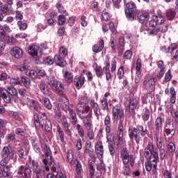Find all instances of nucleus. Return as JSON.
I'll return each instance as SVG.
<instances>
[{"label": "nucleus", "mask_w": 178, "mask_h": 178, "mask_svg": "<svg viewBox=\"0 0 178 178\" xmlns=\"http://www.w3.org/2000/svg\"><path fill=\"white\" fill-rule=\"evenodd\" d=\"M175 133H176V129L175 128L173 122L170 121L167 122L164 133V137L165 140H172L173 136H175Z\"/></svg>", "instance_id": "8"}, {"label": "nucleus", "mask_w": 178, "mask_h": 178, "mask_svg": "<svg viewBox=\"0 0 178 178\" xmlns=\"http://www.w3.org/2000/svg\"><path fill=\"white\" fill-rule=\"evenodd\" d=\"M156 82V78H152L149 80H145L143 82V88L145 90H155V83Z\"/></svg>", "instance_id": "19"}, {"label": "nucleus", "mask_w": 178, "mask_h": 178, "mask_svg": "<svg viewBox=\"0 0 178 178\" xmlns=\"http://www.w3.org/2000/svg\"><path fill=\"white\" fill-rule=\"evenodd\" d=\"M76 130L78 131V134L79 136V137H81V138H83V137H84V129H83V127L81 125H80V124H76Z\"/></svg>", "instance_id": "45"}, {"label": "nucleus", "mask_w": 178, "mask_h": 178, "mask_svg": "<svg viewBox=\"0 0 178 178\" xmlns=\"http://www.w3.org/2000/svg\"><path fill=\"white\" fill-rule=\"evenodd\" d=\"M163 23H165V19L162 15H153L152 20L149 22V27H156L158 24H163Z\"/></svg>", "instance_id": "12"}, {"label": "nucleus", "mask_w": 178, "mask_h": 178, "mask_svg": "<svg viewBox=\"0 0 178 178\" xmlns=\"http://www.w3.org/2000/svg\"><path fill=\"white\" fill-rule=\"evenodd\" d=\"M105 45V43L104 42V40H102L99 42V44H94L92 47V51L95 53V54H99V52H101L102 51V49H104V47Z\"/></svg>", "instance_id": "26"}, {"label": "nucleus", "mask_w": 178, "mask_h": 178, "mask_svg": "<svg viewBox=\"0 0 178 178\" xmlns=\"http://www.w3.org/2000/svg\"><path fill=\"white\" fill-rule=\"evenodd\" d=\"M12 54L16 59H20L23 56V50L19 47H15L12 49Z\"/></svg>", "instance_id": "27"}, {"label": "nucleus", "mask_w": 178, "mask_h": 178, "mask_svg": "<svg viewBox=\"0 0 178 178\" xmlns=\"http://www.w3.org/2000/svg\"><path fill=\"white\" fill-rule=\"evenodd\" d=\"M64 79L66 83H73V73L65 71L64 74Z\"/></svg>", "instance_id": "34"}, {"label": "nucleus", "mask_w": 178, "mask_h": 178, "mask_svg": "<svg viewBox=\"0 0 178 178\" xmlns=\"http://www.w3.org/2000/svg\"><path fill=\"white\" fill-rule=\"evenodd\" d=\"M117 76L119 79V80H122L124 77V67L123 65H121L118 72H117Z\"/></svg>", "instance_id": "40"}, {"label": "nucleus", "mask_w": 178, "mask_h": 178, "mask_svg": "<svg viewBox=\"0 0 178 178\" xmlns=\"http://www.w3.org/2000/svg\"><path fill=\"white\" fill-rule=\"evenodd\" d=\"M75 165V170L76 172V178H81V172H83V168L81 167V164L79 162V160H74Z\"/></svg>", "instance_id": "30"}, {"label": "nucleus", "mask_w": 178, "mask_h": 178, "mask_svg": "<svg viewBox=\"0 0 178 178\" xmlns=\"http://www.w3.org/2000/svg\"><path fill=\"white\" fill-rule=\"evenodd\" d=\"M58 106H61L64 111H69V109H71L69 106V100H67V98L63 97L60 99V102L58 104Z\"/></svg>", "instance_id": "22"}, {"label": "nucleus", "mask_w": 178, "mask_h": 178, "mask_svg": "<svg viewBox=\"0 0 178 178\" xmlns=\"http://www.w3.org/2000/svg\"><path fill=\"white\" fill-rule=\"evenodd\" d=\"M9 12V6L8 4H5L1 9H0V15H3V16H6L8 13Z\"/></svg>", "instance_id": "46"}, {"label": "nucleus", "mask_w": 178, "mask_h": 178, "mask_svg": "<svg viewBox=\"0 0 178 178\" xmlns=\"http://www.w3.org/2000/svg\"><path fill=\"white\" fill-rule=\"evenodd\" d=\"M17 70H19V72H27V70H29V67L24 64L17 65Z\"/></svg>", "instance_id": "63"}, {"label": "nucleus", "mask_w": 178, "mask_h": 178, "mask_svg": "<svg viewBox=\"0 0 178 178\" xmlns=\"http://www.w3.org/2000/svg\"><path fill=\"white\" fill-rule=\"evenodd\" d=\"M26 74L31 79H37V77H38V72L34 70H27L26 72Z\"/></svg>", "instance_id": "35"}, {"label": "nucleus", "mask_w": 178, "mask_h": 178, "mask_svg": "<svg viewBox=\"0 0 178 178\" xmlns=\"http://www.w3.org/2000/svg\"><path fill=\"white\" fill-rule=\"evenodd\" d=\"M40 51V47L37 45L29 46L28 52L29 55H31L33 58L38 56V51Z\"/></svg>", "instance_id": "24"}, {"label": "nucleus", "mask_w": 178, "mask_h": 178, "mask_svg": "<svg viewBox=\"0 0 178 178\" xmlns=\"http://www.w3.org/2000/svg\"><path fill=\"white\" fill-rule=\"evenodd\" d=\"M1 94L4 102L6 104H9L10 102V95H17V90H0Z\"/></svg>", "instance_id": "10"}, {"label": "nucleus", "mask_w": 178, "mask_h": 178, "mask_svg": "<svg viewBox=\"0 0 178 178\" xmlns=\"http://www.w3.org/2000/svg\"><path fill=\"white\" fill-rule=\"evenodd\" d=\"M118 136L120 140L123 138V124L122 122H120L118 124Z\"/></svg>", "instance_id": "44"}, {"label": "nucleus", "mask_w": 178, "mask_h": 178, "mask_svg": "<svg viewBox=\"0 0 178 178\" xmlns=\"http://www.w3.org/2000/svg\"><path fill=\"white\" fill-rule=\"evenodd\" d=\"M138 19L139 23H145L149 20V14L148 13H141L138 14Z\"/></svg>", "instance_id": "29"}, {"label": "nucleus", "mask_w": 178, "mask_h": 178, "mask_svg": "<svg viewBox=\"0 0 178 178\" xmlns=\"http://www.w3.org/2000/svg\"><path fill=\"white\" fill-rule=\"evenodd\" d=\"M124 9L125 15L129 20H134L136 14L137 13V6L134 1H129L125 4Z\"/></svg>", "instance_id": "6"}, {"label": "nucleus", "mask_w": 178, "mask_h": 178, "mask_svg": "<svg viewBox=\"0 0 178 178\" xmlns=\"http://www.w3.org/2000/svg\"><path fill=\"white\" fill-rule=\"evenodd\" d=\"M172 77H173V75H172V70H168V72L165 73L164 80L166 82L170 81Z\"/></svg>", "instance_id": "57"}, {"label": "nucleus", "mask_w": 178, "mask_h": 178, "mask_svg": "<svg viewBox=\"0 0 178 178\" xmlns=\"http://www.w3.org/2000/svg\"><path fill=\"white\" fill-rule=\"evenodd\" d=\"M170 113L172 118L175 119V122L178 123V108H172Z\"/></svg>", "instance_id": "49"}, {"label": "nucleus", "mask_w": 178, "mask_h": 178, "mask_svg": "<svg viewBox=\"0 0 178 178\" xmlns=\"http://www.w3.org/2000/svg\"><path fill=\"white\" fill-rule=\"evenodd\" d=\"M136 129L138 130V134H140V136H141L142 137H144V136H147V127H145V128H144V127H143V126H141V125H138V126L137 127Z\"/></svg>", "instance_id": "36"}, {"label": "nucleus", "mask_w": 178, "mask_h": 178, "mask_svg": "<svg viewBox=\"0 0 178 178\" xmlns=\"http://www.w3.org/2000/svg\"><path fill=\"white\" fill-rule=\"evenodd\" d=\"M68 111L70 118V119H72V126H74L77 122V115H76V113H74V111L72 108L69 109Z\"/></svg>", "instance_id": "32"}, {"label": "nucleus", "mask_w": 178, "mask_h": 178, "mask_svg": "<svg viewBox=\"0 0 178 178\" xmlns=\"http://www.w3.org/2000/svg\"><path fill=\"white\" fill-rule=\"evenodd\" d=\"M176 17V12L173 10H168L166 12V17L168 20H173Z\"/></svg>", "instance_id": "38"}, {"label": "nucleus", "mask_w": 178, "mask_h": 178, "mask_svg": "<svg viewBox=\"0 0 178 178\" xmlns=\"http://www.w3.org/2000/svg\"><path fill=\"white\" fill-rule=\"evenodd\" d=\"M92 117H88V115H86L84 118L82 119L83 126H85L86 130L88 129H92V120H91Z\"/></svg>", "instance_id": "28"}, {"label": "nucleus", "mask_w": 178, "mask_h": 178, "mask_svg": "<svg viewBox=\"0 0 178 178\" xmlns=\"http://www.w3.org/2000/svg\"><path fill=\"white\" fill-rule=\"evenodd\" d=\"M133 56V52L130 50H127L124 54V59H131V57Z\"/></svg>", "instance_id": "62"}, {"label": "nucleus", "mask_w": 178, "mask_h": 178, "mask_svg": "<svg viewBox=\"0 0 178 178\" xmlns=\"http://www.w3.org/2000/svg\"><path fill=\"white\" fill-rule=\"evenodd\" d=\"M67 56V49L65 47H62L59 49L58 55L56 54L54 56V61L58 65V66H60V67H65L66 65H67V63L65 61V58Z\"/></svg>", "instance_id": "3"}, {"label": "nucleus", "mask_w": 178, "mask_h": 178, "mask_svg": "<svg viewBox=\"0 0 178 178\" xmlns=\"http://www.w3.org/2000/svg\"><path fill=\"white\" fill-rule=\"evenodd\" d=\"M136 70L138 73H141V58H138L136 63Z\"/></svg>", "instance_id": "60"}, {"label": "nucleus", "mask_w": 178, "mask_h": 178, "mask_svg": "<svg viewBox=\"0 0 178 178\" xmlns=\"http://www.w3.org/2000/svg\"><path fill=\"white\" fill-rule=\"evenodd\" d=\"M66 157H67V161L68 162V163H70V165H72V163H73V154L72 153L71 151H68L67 152L66 154Z\"/></svg>", "instance_id": "56"}, {"label": "nucleus", "mask_w": 178, "mask_h": 178, "mask_svg": "<svg viewBox=\"0 0 178 178\" xmlns=\"http://www.w3.org/2000/svg\"><path fill=\"white\" fill-rule=\"evenodd\" d=\"M10 84L12 86H9L8 88V90H16V88H14L13 86H19V84H22V82L20 81H19V79L13 78L10 80Z\"/></svg>", "instance_id": "33"}, {"label": "nucleus", "mask_w": 178, "mask_h": 178, "mask_svg": "<svg viewBox=\"0 0 178 178\" xmlns=\"http://www.w3.org/2000/svg\"><path fill=\"white\" fill-rule=\"evenodd\" d=\"M165 122V119L162 117H158L155 122L156 131L155 134H159L162 131V124Z\"/></svg>", "instance_id": "21"}, {"label": "nucleus", "mask_w": 178, "mask_h": 178, "mask_svg": "<svg viewBox=\"0 0 178 178\" xmlns=\"http://www.w3.org/2000/svg\"><path fill=\"white\" fill-rule=\"evenodd\" d=\"M21 83L24 84L26 88H30L31 81H30V79H29L27 76H22Z\"/></svg>", "instance_id": "39"}, {"label": "nucleus", "mask_w": 178, "mask_h": 178, "mask_svg": "<svg viewBox=\"0 0 178 178\" xmlns=\"http://www.w3.org/2000/svg\"><path fill=\"white\" fill-rule=\"evenodd\" d=\"M87 130V136L89 140H94L95 138V132H94L93 128H90Z\"/></svg>", "instance_id": "42"}, {"label": "nucleus", "mask_w": 178, "mask_h": 178, "mask_svg": "<svg viewBox=\"0 0 178 178\" xmlns=\"http://www.w3.org/2000/svg\"><path fill=\"white\" fill-rule=\"evenodd\" d=\"M15 156V151L12 149L10 146H5L2 151V158H8V159H13Z\"/></svg>", "instance_id": "17"}, {"label": "nucleus", "mask_w": 178, "mask_h": 178, "mask_svg": "<svg viewBox=\"0 0 178 178\" xmlns=\"http://www.w3.org/2000/svg\"><path fill=\"white\" fill-rule=\"evenodd\" d=\"M113 119L120 120V123L124 122V112L119 106H115L112 111Z\"/></svg>", "instance_id": "9"}, {"label": "nucleus", "mask_w": 178, "mask_h": 178, "mask_svg": "<svg viewBox=\"0 0 178 178\" xmlns=\"http://www.w3.org/2000/svg\"><path fill=\"white\" fill-rule=\"evenodd\" d=\"M116 65H118V63L115 58H113L111 63L106 62V65L103 68L100 65H96L95 72L97 77L102 79V76L104 73L107 81L112 80V73H115V72H116Z\"/></svg>", "instance_id": "1"}, {"label": "nucleus", "mask_w": 178, "mask_h": 178, "mask_svg": "<svg viewBox=\"0 0 178 178\" xmlns=\"http://www.w3.org/2000/svg\"><path fill=\"white\" fill-rule=\"evenodd\" d=\"M17 24L21 31H24V30L27 29V23L26 22L23 23L22 21H18Z\"/></svg>", "instance_id": "47"}, {"label": "nucleus", "mask_w": 178, "mask_h": 178, "mask_svg": "<svg viewBox=\"0 0 178 178\" xmlns=\"http://www.w3.org/2000/svg\"><path fill=\"white\" fill-rule=\"evenodd\" d=\"M95 148L98 159H102L104 158V145H102V142L97 141Z\"/></svg>", "instance_id": "18"}, {"label": "nucleus", "mask_w": 178, "mask_h": 178, "mask_svg": "<svg viewBox=\"0 0 178 178\" xmlns=\"http://www.w3.org/2000/svg\"><path fill=\"white\" fill-rule=\"evenodd\" d=\"M54 118L56 119V120H60V118L62 117V112L60 111V109H59V107H56L54 109Z\"/></svg>", "instance_id": "48"}, {"label": "nucleus", "mask_w": 178, "mask_h": 178, "mask_svg": "<svg viewBox=\"0 0 178 178\" xmlns=\"http://www.w3.org/2000/svg\"><path fill=\"white\" fill-rule=\"evenodd\" d=\"M57 131L58 133V136L60 137V141H64L65 140V133L62 130V128L59 125L57 126Z\"/></svg>", "instance_id": "53"}, {"label": "nucleus", "mask_w": 178, "mask_h": 178, "mask_svg": "<svg viewBox=\"0 0 178 178\" xmlns=\"http://www.w3.org/2000/svg\"><path fill=\"white\" fill-rule=\"evenodd\" d=\"M120 158L124 165H129L130 163L131 166H134V157H133L132 154H130L129 150L126 148L121 149Z\"/></svg>", "instance_id": "7"}, {"label": "nucleus", "mask_w": 178, "mask_h": 178, "mask_svg": "<svg viewBox=\"0 0 178 178\" xmlns=\"http://www.w3.org/2000/svg\"><path fill=\"white\" fill-rule=\"evenodd\" d=\"M145 158L146 159H153L152 161H156L159 159L158 150L154 147L152 143L149 142L147 146L145 148L144 152Z\"/></svg>", "instance_id": "4"}, {"label": "nucleus", "mask_w": 178, "mask_h": 178, "mask_svg": "<svg viewBox=\"0 0 178 178\" xmlns=\"http://www.w3.org/2000/svg\"><path fill=\"white\" fill-rule=\"evenodd\" d=\"M23 14L22 13V11L19 10H17L15 12V19L16 20H19V22H21V20H23Z\"/></svg>", "instance_id": "64"}, {"label": "nucleus", "mask_w": 178, "mask_h": 178, "mask_svg": "<svg viewBox=\"0 0 178 178\" xmlns=\"http://www.w3.org/2000/svg\"><path fill=\"white\" fill-rule=\"evenodd\" d=\"M56 16V14L55 13H51L50 14V17L49 19H47V24L49 26H54L55 24V20H54V17Z\"/></svg>", "instance_id": "52"}, {"label": "nucleus", "mask_w": 178, "mask_h": 178, "mask_svg": "<svg viewBox=\"0 0 178 178\" xmlns=\"http://www.w3.org/2000/svg\"><path fill=\"white\" fill-rule=\"evenodd\" d=\"M149 98H152V95L151 93H146L144 95L143 97L142 98L143 99V104H147V102H149Z\"/></svg>", "instance_id": "61"}, {"label": "nucleus", "mask_w": 178, "mask_h": 178, "mask_svg": "<svg viewBox=\"0 0 178 178\" xmlns=\"http://www.w3.org/2000/svg\"><path fill=\"white\" fill-rule=\"evenodd\" d=\"M49 85L53 90H64L63 83L59 81L55 80V78H51L49 81Z\"/></svg>", "instance_id": "16"}, {"label": "nucleus", "mask_w": 178, "mask_h": 178, "mask_svg": "<svg viewBox=\"0 0 178 178\" xmlns=\"http://www.w3.org/2000/svg\"><path fill=\"white\" fill-rule=\"evenodd\" d=\"M153 159H147L148 161L145 163V168L148 172H151L152 169L156 170V163L159 159L154 161Z\"/></svg>", "instance_id": "20"}, {"label": "nucleus", "mask_w": 178, "mask_h": 178, "mask_svg": "<svg viewBox=\"0 0 178 178\" xmlns=\"http://www.w3.org/2000/svg\"><path fill=\"white\" fill-rule=\"evenodd\" d=\"M159 31H161V29L154 28L153 29L147 30V34L149 35H156V34H158V33H159Z\"/></svg>", "instance_id": "50"}, {"label": "nucleus", "mask_w": 178, "mask_h": 178, "mask_svg": "<svg viewBox=\"0 0 178 178\" xmlns=\"http://www.w3.org/2000/svg\"><path fill=\"white\" fill-rule=\"evenodd\" d=\"M31 165L33 173H35L37 175H44V169H45V167L44 165L40 167L38 162L35 161V160L31 161Z\"/></svg>", "instance_id": "15"}, {"label": "nucleus", "mask_w": 178, "mask_h": 178, "mask_svg": "<svg viewBox=\"0 0 178 178\" xmlns=\"http://www.w3.org/2000/svg\"><path fill=\"white\" fill-rule=\"evenodd\" d=\"M76 111L80 119H84L86 116L88 118H92V110L90 108V106L81 103H78L76 105Z\"/></svg>", "instance_id": "5"}, {"label": "nucleus", "mask_w": 178, "mask_h": 178, "mask_svg": "<svg viewBox=\"0 0 178 178\" xmlns=\"http://www.w3.org/2000/svg\"><path fill=\"white\" fill-rule=\"evenodd\" d=\"M176 149V146L175 145V143H169L168 146H167V151L168 152H170V153H172V152H175Z\"/></svg>", "instance_id": "51"}, {"label": "nucleus", "mask_w": 178, "mask_h": 178, "mask_svg": "<svg viewBox=\"0 0 178 178\" xmlns=\"http://www.w3.org/2000/svg\"><path fill=\"white\" fill-rule=\"evenodd\" d=\"M155 137H156L157 147L159 149H161L162 148V145H163L162 138L161 136H159V134H155Z\"/></svg>", "instance_id": "41"}, {"label": "nucleus", "mask_w": 178, "mask_h": 178, "mask_svg": "<svg viewBox=\"0 0 178 178\" xmlns=\"http://www.w3.org/2000/svg\"><path fill=\"white\" fill-rule=\"evenodd\" d=\"M100 163L97 165V170H105V163H104V158L99 159Z\"/></svg>", "instance_id": "59"}, {"label": "nucleus", "mask_w": 178, "mask_h": 178, "mask_svg": "<svg viewBox=\"0 0 178 178\" xmlns=\"http://www.w3.org/2000/svg\"><path fill=\"white\" fill-rule=\"evenodd\" d=\"M90 106L92 109H93V112L97 119L99 118V113H100V109H99V106L95 102L94 100H91L90 102Z\"/></svg>", "instance_id": "25"}, {"label": "nucleus", "mask_w": 178, "mask_h": 178, "mask_svg": "<svg viewBox=\"0 0 178 178\" xmlns=\"http://www.w3.org/2000/svg\"><path fill=\"white\" fill-rule=\"evenodd\" d=\"M40 102H42V104H43L44 106H45L47 109H52V104H51V101H49V99L47 97H42L40 99Z\"/></svg>", "instance_id": "31"}, {"label": "nucleus", "mask_w": 178, "mask_h": 178, "mask_svg": "<svg viewBox=\"0 0 178 178\" xmlns=\"http://www.w3.org/2000/svg\"><path fill=\"white\" fill-rule=\"evenodd\" d=\"M108 26L112 34L116 35V34H118V31H116V29L115 28V24L110 21L108 22Z\"/></svg>", "instance_id": "58"}, {"label": "nucleus", "mask_w": 178, "mask_h": 178, "mask_svg": "<svg viewBox=\"0 0 178 178\" xmlns=\"http://www.w3.org/2000/svg\"><path fill=\"white\" fill-rule=\"evenodd\" d=\"M86 81V77L84 76L81 75L80 76L75 77L74 83L77 90H80L81 87L84 85Z\"/></svg>", "instance_id": "23"}, {"label": "nucleus", "mask_w": 178, "mask_h": 178, "mask_svg": "<svg viewBox=\"0 0 178 178\" xmlns=\"http://www.w3.org/2000/svg\"><path fill=\"white\" fill-rule=\"evenodd\" d=\"M59 13H62V15H65V16H67V15H69V13H67V11H66V10H65V8L63 7V6L61 5L60 3H57L56 5Z\"/></svg>", "instance_id": "37"}, {"label": "nucleus", "mask_w": 178, "mask_h": 178, "mask_svg": "<svg viewBox=\"0 0 178 178\" xmlns=\"http://www.w3.org/2000/svg\"><path fill=\"white\" fill-rule=\"evenodd\" d=\"M58 26H63L66 22V17L65 15H60L58 18Z\"/></svg>", "instance_id": "55"}, {"label": "nucleus", "mask_w": 178, "mask_h": 178, "mask_svg": "<svg viewBox=\"0 0 178 178\" xmlns=\"http://www.w3.org/2000/svg\"><path fill=\"white\" fill-rule=\"evenodd\" d=\"M33 124L36 130L40 129V127L44 129V124L46 131H51L52 130V127H51V122L49 120L47 119V115H45V113H39L38 114L34 115Z\"/></svg>", "instance_id": "2"}, {"label": "nucleus", "mask_w": 178, "mask_h": 178, "mask_svg": "<svg viewBox=\"0 0 178 178\" xmlns=\"http://www.w3.org/2000/svg\"><path fill=\"white\" fill-rule=\"evenodd\" d=\"M170 94L171 95L170 102L171 104H175L176 102V91L170 90Z\"/></svg>", "instance_id": "54"}, {"label": "nucleus", "mask_w": 178, "mask_h": 178, "mask_svg": "<svg viewBox=\"0 0 178 178\" xmlns=\"http://www.w3.org/2000/svg\"><path fill=\"white\" fill-rule=\"evenodd\" d=\"M136 106L137 99H131L129 101L128 104H126V111L127 112H129L130 115H134Z\"/></svg>", "instance_id": "14"}, {"label": "nucleus", "mask_w": 178, "mask_h": 178, "mask_svg": "<svg viewBox=\"0 0 178 178\" xmlns=\"http://www.w3.org/2000/svg\"><path fill=\"white\" fill-rule=\"evenodd\" d=\"M111 19V16L109 15V13L106 11V10H104L102 13V20L104 22H108Z\"/></svg>", "instance_id": "43"}, {"label": "nucleus", "mask_w": 178, "mask_h": 178, "mask_svg": "<svg viewBox=\"0 0 178 178\" xmlns=\"http://www.w3.org/2000/svg\"><path fill=\"white\" fill-rule=\"evenodd\" d=\"M128 133L131 140H135L136 144H140L142 139L138 134V129H137V128H129Z\"/></svg>", "instance_id": "11"}, {"label": "nucleus", "mask_w": 178, "mask_h": 178, "mask_svg": "<svg viewBox=\"0 0 178 178\" xmlns=\"http://www.w3.org/2000/svg\"><path fill=\"white\" fill-rule=\"evenodd\" d=\"M17 175L19 176L24 177V178H31V169L29 167L24 165H21L18 168Z\"/></svg>", "instance_id": "13"}]
</instances>
